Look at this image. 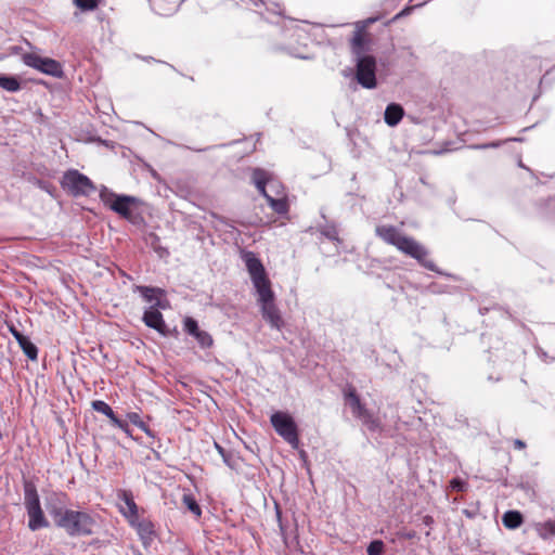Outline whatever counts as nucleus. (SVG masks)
Masks as SVG:
<instances>
[{
	"label": "nucleus",
	"instance_id": "nucleus-25",
	"mask_svg": "<svg viewBox=\"0 0 555 555\" xmlns=\"http://www.w3.org/2000/svg\"><path fill=\"white\" fill-rule=\"evenodd\" d=\"M183 503L184 505L196 516H199L202 511L198 504L196 503L195 499L190 494L183 495Z\"/></svg>",
	"mask_w": 555,
	"mask_h": 555
},
{
	"label": "nucleus",
	"instance_id": "nucleus-29",
	"mask_svg": "<svg viewBox=\"0 0 555 555\" xmlns=\"http://www.w3.org/2000/svg\"><path fill=\"white\" fill-rule=\"evenodd\" d=\"M74 2L79 9L83 11L93 10L98 5L96 0H74Z\"/></svg>",
	"mask_w": 555,
	"mask_h": 555
},
{
	"label": "nucleus",
	"instance_id": "nucleus-28",
	"mask_svg": "<svg viewBox=\"0 0 555 555\" xmlns=\"http://www.w3.org/2000/svg\"><path fill=\"white\" fill-rule=\"evenodd\" d=\"M184 330L192 336H195L199 332L197 322L192 318L184 320Z\"/></svg>",
	"mask_w": 555,
	"mask_h": 555
},
{
	"label": "nucleus",
	"instance_id": "nucleus-10",
	"mask_svg": "<svg viewBox=\"0 0 555 555\" xmlns=\"http://www.w3.org/2000/svg\"><path fill=\"white\" fill-rule=\"evenodd\" d=\"M62 185L73 195H90L95 188L91 180L77 170L67 171L62 179Z\"/></svg>",
	"mask_w": 555,
	"mask_h": 555
},
{
	"label": "nucleus",
	"instance_id": "nucleus-22",
	"mask_svg": "<svg viewBox=\"0 0 555 555\" xmlns=\"http://www.w3.org/2000/svg\"><path fill=\"white\" fill-rule=\"evenodd\" d=\"M0 87L10 92H16L21 89L20 81L11 76H0Z\"/></svg>",
	"mask_w": 555,
	"mask_h": 555
},
{
	"label": "nucleus",
	"instance_id": "nucleus-23",
	"mask_svg": "<svg viewBox=\"0 0 555 555\" xmlns=\"http://www.w3.org/2000/svg\"><path fill=\"white\" fill-rule=\"evenodd\" d=\"M20 347L24 351V353L28 357L30 360H36L38 356V349L37 347L29 340L27 337L26 340H24Z\"/></svg>",
	"mask_w": 555,
	"mask_h": 555
},
{
	"label": "nucleus",
	"instance_id": "nucleus-31",
	"mask_svg": "<svg viewBox=\"0 0 555 555\" xmlns=\"http://www.w3.org/2000/svg\"><path fill=\"white\" fill-rule=\"evenodd\" d=\"M450 488L455 491H465L467 489V483L459 478H454L450 481Z\"/></svg>",
	"mask_w": 555,
	"mask_h": 555
},
{
	"label": "nucleus",
	"instance_id": "nucleus-7",
	"mask_svg": "<svg viewBox=\"0 0 555 555\" xmlns=\"http://www.w3.org/2000/svg\"><path fill=\"white\" fill-rule=\"evenodd\" d=\"M253 182L275 212L281 215L287 212L288 204L285 194H282V196H274L267 191V171L262 169H255L253 172Z\"/></svg>",
	"mask_w": 555,
	"mask_h": 555
},
{
	"label": "nucleus",
	"instance_id": "nucleus-15",
	"mask_svg": "<svg viewBox=\"0 0 555 555\" xmlns=\"http://www.w3.org/2000/svg\"><path fill=\"white\" fill-rule=\"evenodd\" d=\"M129 525L135 529L140 540L144 544V546L150 545L154 539H155V529L154 525L151 520L145 518H135V520H132L129 522Z\"/></svg>",
	"mask_w": 555,
	"mask_h": 555
},
{
	"label": "nucleus",
	"instance_id": "nucleus-8",
	"mask_svg": "<svg viewBox=\"0 0 555 555\" xmlns=\"http://www.w3.org/2000/svg\"><path fill=\"white\" fill-rule=\"evenodd\" d=\"M357 55V73L356 77L358 82L366 89H374L376 87V60L372 55L361 54L356 52Z\"/></svg>",
	"mask_w": 555,
	"mask_h": 555
},
{
	"label": "nucleus",
	"instance_id": "nucleus-35",
	"mask_svg": "<svg viewBox=\"0 0 555 555\" xmlns=\"http://www.w3.org/2000/svg\"><path fill=\"white\" fill-rule=\"evenodd\" d=\"M26 338H27L26 336H24L23 334H21V335L16 338V340H17L18 345H21L24 340H26Z\"/></svg>",
	"mask_w": 555,
	"mask_h": 555
},
{
	"label": "nucleus",
	"instance_id": "nucleus-9",
	"mask_svg": "<svg viewBox=\"0 0 555 555\" xmlns=\"http://www.w3.org/2000/svg\"><path fill=\"white\" fill-rule=\"evenodd\" d=\"M100 197L113 211L125 218L131 217V207L138 203V199L133 196L117 195L108 191L106 188L101 191Z\"/></svg>",
	"mask_w": 555,
	"mask_h": 555
},
{
	"label": "nucleus",
	"instance_id": "nucleus-5",
	"mask_svg": "<svg viewBox=\"0 0 555 555\" xmlns=\"http://www.w3.org/2000/svg\"><path fill=\"white\" fill-rule=\"evenodd\" d=\"M258 295V304L260 305L262 318L271 325V327L281 330L283 320L280 311L274 304V293L271 286L256 291Z\"/></svg>",
	"mask_w": 555,
	"mask_h": 555
},
{
	"label": "nucleus",
	"instance_id": "nucleus-24",
	"mask_svg": "<svg viewBox=\"0 0 555 555\" xmlns=\"http://www.w3.org/2000/svg\"><path fill=\"white\" fill-rule=\"evenodd\" d=\"M127 417L128 420L133 424L135 425L137 427H139L141 430H143L145 434L147 435H151V430L149 429V427L145 425V423L140 418L139 414L135 413V412H131V413H128L127 414Z\"/></svg>",
	"mask_w": 555,
	"mask_h": 555
},
{
	"label": "nucleus",
	"instance_id": "nucleus-2",
	"mask_svg": "<svg viewBox=\"0 0 555 555\" xmlns=\"http://www.w3.org/2000/svg\"><path fill=\"white\" fill-rule=\"evenodd\" d=\"M54 524L63 528L69 535H83L92 532L93 520L82 512L66 509L62 506L49 507Z\"/></svg>",
	"mask_w": 555,
	"mask_h": 555
},
{
	"label": "nucleus",
	"instance_id": "nucleus-26",
	"mask_svg": "<svg viewBox=\"0 0 555 555\" xmlns=\"http://www.w3.org/2000/svg\"><path fill=\"white\" fill-rule=\"evenodd\" d=\"M194 337L203 348H208L212 345V338L207 332L199 330V332Z\"/></svg>",
	"mask_w": 555,
	"mask_h": 555
},
{
	"label": "nucleus",
	"instance_id": "nucleus-21",
	"mask_svg": "<svg viewBox=\"0 0 555 555\" xmlns=\"http://www.w3.org/2000/svg\"><path fill=\"white\" fill-rule=\"evenodd\" d=\"M502 522L508 529H516L522 524V516L517 511H508L503 515Z\"/></svg>",
	"mask_w": 555,
	"mask_h": 555
},
{
	"label": "nucleus",
	"instance_id": "nucleus-16",
	"mask_svg": "<svg viewBox=\"0 0 555 555\" xmlns=\"http://www.w3.org/2000/svg\"><path fill=\"white\" fill-rule=\"evenodd\" d=\"M159 309L160 308H157L155 306H150V308L144 311L143 322L145 323L146 326L154 328L159 334L166 335L167 326L165 324V321Z\"/></svg>",
	"mask_w": 555,
	"mask_h": 555
},
{
	"label": "nucleus",
	"instance_id": "nucleus-1",
	"mask_svg": "<svg viewBox=\"0 0 555 555\" xmlns=\"http://www.w3.org/2000/svg\"><path fill=\"white\" fill-rule=\"evenodd\" d=\"M375 231L387 244L393 245L400 251L415 258L425 268L435 270L433 261L426 259L427 250L413 238L402 235L396 228L390 225L377 227Z\"/></svg>",
	"mask_w": 555,
	"mask_h": 555
},
{
	"label": "nucleus",
	"instance_id": "nucleus-4",
	"mask_svg": "<svg viewBox=\"0 0 555 555\" xmlns=\"http://www.w3.org/2000/svg\"><path fill=\"white\" fill-rule=\"evenodd\" d=\"M24 504L27 511V515L29 517L28 528L30 530L36 531L38 529L47 528L49 526V522L46 519L42 508L40 506L37 490L31 485H26L25 487Z\"/></svg>",
	"mask_w": 555,
	"mask_h": 555
},
{
	"label": "nucleus",
	"instance_id": "nucleus-34",
	"mask_svg": "<svg viewBox=\"0 0 555 555\" xmlns=\"http://www.w3.org/2000/svg\"><path fill=\"white\" fill-rule=\"evenodd\" d=\"M515 447L518 448V449H522L525 448V443L521 441V440H515L514 442Z\"/></svg>",
	"mask_w": 555,
	"mask_h": 555
},
{
	"label": "nucleus",
	"instance_id": "nucleus-27",
	"mask_svg": "<svg viewBox=\"0 0 555 555\" xmlns=\"http://www.w3.org/2000/svg\"><path fill=\"white\" fill-rule=\"evenodd\" d=\"M384 551V543L380 540H374L372 541L367 546V554L369 555H380Z\"/></svg>",
	"mask_w": 555,
	"mask_h": 555
},
{
	"label": "nucleus",
	"instance_id": "nucleus-32",
	"mask_svg": "<svg viewBox=\"0 0 555 555\" xmlns=\"http://www.w3.org/2000/svg\"><path fill=\"white\" fill-rule=\"evenodd\" d=\"M352 43H353L354 53L356 52L360 53V48L362 46V37H361V35L358 34L357 36H354V38L352 40Z\"/></svg>",
	"mask_w": 555,
	"mask_h": 555
},
{
	"label": "nucleus",
	"instance_id": "nucleus-20",
	"mask_svg": "<svg viewBox=\"0 0 555 555\" xmlns=\"http://www.w3.org/2000/svg\"><path fill=\"white\" fill-rule=\"evenodd\" d=\"M534 530L543 540L555 537V519H548L534 525Z\"/></svg>",
	"mask_w": 555,
	"mask_h": 555
},
{
	"label": "nucleus",
	"instance_id": "nucleus-3",
	"mask_svg": "<svg viewBox=\"0 0 555 555\" xmlns=\"http://www.w3.org/2000/svg\"><path fill=\"white\" fill-rule=\"evenodd\" d=\"M270 422L279 436H281L294 449L298 448V429L291 414L282 411L274 412L270 417Z\"/></svg>",
	"mask_w": 555,
	"mask_h": 555
},
{
	"label": "nucleus",
	"instance_id": "nucleus-33",
	"mask_svg": "<svg viewBox=\"0 0 555 555\" xmlns=\"http://www.w3.org/2000/svg\"><path fill=\"white\" fill-rule=\"evenodd\" d=\"M10 332L12 333V335L14 336L15 339L22 334L21 332H18L13 326L10 327Z\"/></svg>",
	"mask_w": 555,
	"mask_h": 555
},
{
	"label": "nucleus",
	"instance_id": "nucleus-37",
	"mask_svg": "<svg viewBox=\"0 0 555 555\" xmlns=\"http://www.w3.org/2000/svg\"><path fill=\"white\" fill-rule=\"evenodd\" d=\"M489 146L495 147V146H498V144L492 143V144H490Z\"/></svg>",
	"mask_w": 555,
	"mask_h": 555
},
{
	"label": "nucleus",
	"instance_id": "nucleus-17",
	"mask_svg": "<svg viewBox=\"0 0 555 555\" xmlns=\"http://www.w3.org/2000/svg\"><path fill=\"white\" fill-rule=\"evenodd\" d=\"M137 289L141 293L142 297L151 304L160 309H166L167 300L162 298L163 292L159 288H151L146 286H138Z\"/></svg>",
	"mask_w": 555,
	"mask_h": 555
},
{
	"label": "nucleus",
	"instance_id": "nucleus-18",
	"mask_svg": "<svg viewBox=\"0 0 555 555\" xmlns=\"http://www.w3.org/2000/svg\"><path fill=\"white\" fill-rule=\"evenodd\" d=\"M403 115L404 111L402 106L396 103H391L385 109L384 119L388 126L395 127L400 122Z\"/></svg>",
	"mask_w": 555,
	"mask_h": 555
},
{
	"label": "nucleus",
	"instance_id": "nucleus-36",
	"mask_svg": "<svg viewBox=\"0 0 555 555\" xmlns=\"http://www.w3.org/2000/svg\"><path fill=\"white\" fill-rule=\"evenodd\" d=\"M217 449L219 450L220 453H222V448L218 444H216Z\"/></svg>",
	"mask_w": 555,
	"mask_h": 555
},
{
	"label": "nucleus",
	"instance_id": "nucleus-19",
	"mask_svg": "<svg viewBox=\"0 0 555 555\" xmlns=\"http://www.w3.org/2000/svg\"><path fill=\"white\" fill-rule=\"evenodd\" d=\"M92 408L96 412H100V413L106 415L111 420V422L114 426L125 429V427H126L125 424L116 417L114 411L106 402L101 401V400L93 401Z\"/></svg>",
	"mask_w": 555,
	"mask_h": 555
},
{
	"label": "nucleus",
	"instance_id": "nucleus-12",
	"mask_svg": "<svg viewBox=\"0 0 555 555\" xmlns=\"http://www.w3.org/2000/svg\"><path fill=\"white\" fill-rule=\"evenodd\" d=\"M25 65L33 67L46 75L62 77L63 70L59 62L50 57H42L36 53H25L22 56Z\"/></svg>",
	"mask_w": 555,
	"mask_h": 555
},
{
	"label": "nucleus",
	"instance_id": "nucleus-11",
	"mask_svg": "<svg viewBox=\"0 0 555 555\" xmlns=\"http://www.w3.org/2000/svg\"><path fill=\"white\" fill-rule=\"evenodd\" d=\"M247 271L256 291L271 286L261 261L251 251H245L242 255Z\"/></svg>",
	"mask_w": 555,
	"mask_h": 555
},
{
	"label": "nucleus",
	"instance_id": "nucleus-14",
	"mask_svg": "<svg viewBox=\"0 0 555 555\" xmlns=\"http://www.w3.org/2000/svg\"><path fill=\"white\" fill-rule=\"evenodd\" d=\"M117 496L119 500L118 508L122 516L128 520V522L135 520V518L139 517V508L134 502L132 493L127 490H121L118 492Z\"/></svg>",
	"mask_w": 555,
	"mask_h": 555
},
{
	"label": "nucleus",
	"instance_id": "nucleus-13",
	"mask_svg": "<svg viewBox=\"0 0 555 555\" xmlns=\"http://www.w3.org/2000/svg\"><path fill=\"white\" fill-rule=\"evenodd\" d=\"M346 400L351 408L352 414L360 418L370 430H377L380 428L379 421L364 408L359 396L353 389L346 392Z\"/></svg>",
	"mask_w": 555,
	"mask_h": 555
},
{
	"label": "nucleus",
	"instance_id": "nucleus-30",
	"mask_svg": "<svg viewBox=\"0 0 555 555\" xmlns=\"http://www.w3.org/2000/svg\"><path fill=\"white\" fill-rule=\"evenodd\" d=\"M267 184H269L271 193H273L275 196H282V194H284L283 188L276 181H273L269 177L268 172H267Z\"/></svg>",
	"mask_w": 555,
	"mask_h": 555
},
{
	"label": "nucleus",
	"instance_id": "nucleus-6",
	"mask_svg": "<svg viewBox=\"0 0 555 555\" xmlns=\"http://www.w3.org/2000/svg\"><path fill=\"white\" fill-rule=\"evenodd\" d=\"M258 295V304L260 305L262 318L271 325V327L281 330L283 320L280 311L274 304V293L271 286L256 291Z\"/></svg>",
	"mask_w": 555,
	"mask_h": 555
}]
</instances>
